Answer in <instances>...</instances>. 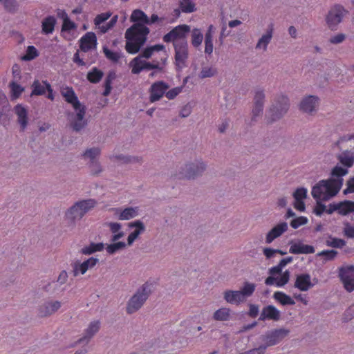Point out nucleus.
<instances>
[{
  "label": "nucleus",
  "mask_w": 354,
  "mask_h": 354,
  "mask_svg": "<svg viewBox=\"0 0 354 354\" xmlns=\"http://www.w3.org/2000/svg\"><path fill=\"white\" fill-rule=\"evenodd\" d=\"M130 20L137 23L125 32V50L128 53L134 55L138 53L146 43L150 30L145 25L148 23V17L142 10L139 9L133 10Z\"/></svg>",
  "instance_id": "1"
},
{
  "label": "nucleus",
  "mask_w": 354,
  "mask_h": 354,
  "mask_svg": "<svg viewBox=\"0 0 354 354\" xmlns=\"http://www.w3.org/2000/svg\"><path fill=\"white\" fill-rule=\"evenodd\" d=\"M348 174V170L347 168L337 165L334 167L330 172L332 176L330 178L321 180L313 187L311 191L312 196L319 198L320 194H323L324 192L326 194L324 199L330 200L339 192L344 182L342 177Z\"/></svg>",
  "instance_id": "2"
},
{
  "label": "nucleus",
  "mask_w": 354,
  "mask_h": 354,
  "mask_svg": "<svg viewBox=\"0 0 354 354\" xmlns=\"http://www.w3.org/2000/svg\"><path fill=\"white\" fill-rule=\"evenodd\" d=\"M154 289L155 285L153 282L147 281L142 284L128 301L127 313L133 314L140 309Z\"/></svg>",
  "instance_id": "3"
},
{
  "label": "nucleus",
  "mask_w": 354,
  "mask_h": 354,
  "mask_svg": "<svg viewBox=\"0 0 354 354\" xmlns=\"http://www.w3.org/2000/svg\"><path fill=\"white\" fill-rule=\"evenodd\" d=\"M289 107L290 102L287 97L279 95L275 97L268 110V123H272L282 118L287 113Z\"/></svg>",
  "instance_id": "4"
},
{
  "label": "nucleus",
  "mask_w": 354,
  "mask_h": 354,
  "mask_svg": "<svg viewBox=\"0 0 354 354\" xmlns=\"http://www.w3.org/2000/svg\"><path fill=\"white\" fill-rule=\"evenodd\" d=\"M290 330L286 328H279L268 331L265 335L261 337L265 344L252 349L254 351H257L256 354H264L268 347L277 344L288 336Z\"/></svg>",
  "instance_id": "5"
},
{
  "label": "nucleus",
  "mask_w": 354,
  "mask_h": 354,
  "mask_svg": "<svg viewBox=\"0 0 354 354\" xmlns=\"http://www.w3.org/2000/svg\"><path fill=\"white\" fill-rule=\"evenodd\" d=\"M96 201L94 199L83 200L75 203L66 212V217L71 220H80L91 208L94 207Z\"/></svg>",
  "instance_id": "6"
},
{
  "label": "nucleus",
  "mask_w": 354,
  "mask_h": 354,
  "mask_svg": "<svg viewBox=\"0 0 354 354\" xmlns=\"http://www.w3.org/2000/svg\"><path fill=\"white\" fill-rule=\"evenodd\" d=\"M348 11L340 4H335L330 8L326 16V22L331 30L337 29Z\"/></svg>",
  "instance_id": "7"
},
{
  "label": "nucleus",
  "mask_w": 354,
  "mask_h": 354,
  "mask_svg": "<svg viewBox=\"0 0 354 354\" xmlns=\"http://www.w3.org/2000/svg\"><path fill=\"white\" fill-rule=\"evenodd\" d=\"M175 64L178 69L185 66L188 58V44L186 39L174 41Z\"/></svg>",
  "instance_id": "8"
},
{
  "label": "nucleus",
  "mask_w": 354,
  "mask_h": 354,
  "mask_svg": "<svg viewBox=\"0 0 354 354\" xmlns=\"http://www.w3.org/2000/svg\"><path fill=\"white\" fill-rule=\"evenodd\" d=\"M205 169L206 165L204 162L196 160L185 165L181 168L180 174L183 178L191 179L201 175Z\"/></svg>",
  "instance_id": "9"
},
{
  "label": "nucleus",
  "mask_w": 354,
  "mask_h": 354,
  "mask_svg": "<svg viewBox=\"0 0 354 354\" xmlns=\"http://www.w3.org/2000/svg\"><path fill=\"white\" fill-rule=\"evenodd\" d=\"M339 277L344 288L349 292L354 290V266L350 265L339 268Z\"/></svg>",
  "instance_id": "10"
},
{
  "label": "nucleus",
  "mask_w": 354,
  "mask_h": 354,
  "mask_svg": "<svg viewBox=\"0 0 354 354\" xmlns=\"http://www.w3.org/2000/svg\"><path fill=\"white\" fill-rule=\"evenodd\" d=\"M98 261L99 259L95 257H91L82 263L77 261L73 264V276L77 277L79 274H85L88 270L94 268Z\"/></svg>",
  "instance_id": "11"
},
{
  "label": "nucleus",
  "mask_w": 354,
  "mask_h": 354,
  "mask_svg": "<svg viewBox=\"0 0 354 354\" xmlns=\"http://www.w3.org/2000/svg\"><path fill=\"white\" fill-rule=\"evenodd\" d=\"M169 88L167 84L162 81H159L153 83L150 87V96L149 100L151 102H155L165 94L167 90Z\"/></svg>",
  "instance_id": "12"
},
{
  "label": "nucleus",
  "mask_w": 354,
  "mask_h": 354,
  "mask_svg": "<svg viewBox=\"0 0 354 354\" xmlns=\"http://www.w3.org/2000/svg\"><path fill=\"white\" fill-rule=\"evenodd\" d=\"M129 227L136 228L134 231L129 234L127 237V245H131L133 242L138 238V236L145 232L146 227L143 222L140 220L129 223Z\"/></svg>",
  "instance_id": "13"
},
{
  "label": "nucleus",
  "mask_w": 354,
  "mask_h": 354,
  "mask_svg": "<svg viewBox=\"0 0 354 354\" xmlns=\"http://www.w3.org/2000/svg\"><path fill=\"white\" fill-rule=\"evenodd\" d=\"M97 46V37L94 32H86L80 40V48L83 52H88Z\"/></svg>",
  "instance_id": "14"
},
{
  "label": "nucleus",
  "mask_w": 354,
  "mask_h": 354,
  "mask_svg": "<svg viewBox=\"0 0 354 354\" xmlns=\"http://www.w3.org/2000/svg\"><path fill=\"white\" fill-rule=\"evenodd\" d=\"M280 311L275 306L268 305L262 309L259 320L265 321L268 319L279 321L280 319Z\"/></svg>",
  "instance_id": "15"
},
{
  "label": "nucleus",
  "mask_w": 354,
  "mask_h": 354,
  "mask_svg": "<svg viewBox=\"0 0 354 354\" xmlns=\"http://www.w3.org/2000/svg\"><path fill=\"white\" fill-rule=\"evenodd\" d=\"M75 111H77L75 119L71 125L73 131L79 132L87 125V121L84 120L86 107L83 106Z\"/></svg>",
  "instance_id": "16"
},
{
  "label": "nucleus",
  "mask_w": 354,
  "mask_h": 354,
  "mask_svg": "<svg viewBox=\"0 0 354 354\" xmlns=\"http://www.w3.org/2000/svg\"><path fill=\"white\" fill-rule=\"evenodd\" d=\"M319 102V97L316 95H308L302 99L300 102V109L307 113H312L315 111Z\"/></svg>",
  "instance_id": "17"
},
{
  "label": "nucleus",
  "mask_w": 354,
  "mask_h": 354,
  "mask_svg": "<svg viewBox=\"0 0 354 354\" xmlns=\"http://www.w3.org/2000/svg\"><path fill=\"white\" fill-rule=\"evenodd\" d=\"M314 286L310 281V275L308 273L301 274L297 276L294 287L301 291H308Z\"/></svg>",
  "instance_id": "18"
},
{
  "label": "nucleus",
  "mask_w": 354,
  "mask_h": 354,
  "mask_svg": "<svg viewBox=\"0 0 354 354\" xmlns=\"http://www.w3.org/2000/svg\"><path fill=\"white\" fill-rule=\"evenodd\" d=\"M61 307V302L59 301H47L39 307V315L40 317H47L57 311Z\"/></svg>",
  "instance_id": "19"
},
{
  "label": "nucleus",
  "mask_w": 354,
  "mask_h": 354,
  "mask_svg": "<svg viewBox=\"0 0 354 354\" xmlns=\"http://www.w3.org/2000/svg\"><path fill=\"white\" fill-rule=\"evenodd\" d=\"M288 230V224L286 222H281L272 227L266 234V243H271L275 239L279 237L283 232Z\"/></svg>",
  "instance_id": "20"
},
{
  "label": "nucleus",
  "mask_w": 354,
  "mask_h": 354,
  "mask_svg": "<svg viewBox=\"0 0 354 354\" xmlns=\"http://www.w3.org/2000/svg\"><path fill=\"white\" fill-rule=\"evenodd\" d=\"M100 329V322L94 321L90 323L86 330L85 335L77 341V344H88L92 337L98 332Z\"/></svg>",
  "instance_id": "21"
},
{
  "label": "nucleus",
  "mask_w": 354,
  "mask_h": 354,
  "mask_svg": "<svg viewBox=\"0 0 354 354\" xmlns=\"http://www.w3.org/2000/svg\"><path fill=\"white\" fill-rule=\"evenodd\" d=\"M289 252L291 254H313L315 252V248L310 245H305L301 243H292L290 248Z\"/></svg>",
  "instance_id": "22"
},
{
  "label": "nucleus",
  "mask_w": 354,
  "mask_h": 354,
  "mask_svg": "<svg viewBox=\"0 0 354 354\" xmlns=\"http://www.w3.org/2000/svg\"><path fill=\"white\" fill-rule=\"evenodd\" d=\"M273 29H274L273 24H269L266 34L263 35L261 36V37L259 39L257 45H256L257 49L263 48V50H267V46L270 44V42L271 41V39L272 38Z\"/></svg>",
  "instance_id": "23"
},
{
  "label": "nucleus",
  "mask_w": 354,
  "mask_h": 354,
  "mask_svg": "<svg viewBox=\"0 0 354 354\" xmlns=\"http://www.w3.org/2000/svg\"><path fill=\"white\" fill-rule=\"evenodd\" d=\"M62 95L65 98V100L72 104L75 110H77L80 107L83 106L80 102L77 96L75 93L72 88H67L65 91L62 92Z\"/></svg>",
  "instance_id": "24"
},
{
  "label": "nucleus",
  "mask_w": 354,
  "mask_h": 354,
  "mask_svg": "<svg viewBox=\"0 0 354 354\" xmlns=\"http://www.w3.org/2000/svg\"><path fill=\"white\" fill-rule=\"evenodd\" d=\"M223 298L231 304H239L244 301L239 290H227L224 292Z\"/></svg>",
  "instance_id": "25"
},
{
  "label": "nucleus",
  "mask_w": 354,
  "mask_h": 354,
  "mask_svg": "<svg viewBox=\"0 0 354 354\" xmlns=\"http://www.w3.org/2000/svg\"><path fill=\"white\" fill-rule=\"evenodd\" d=\"M15 111L18 117L17 121L21 125L22 131H24L28 124V113L26 109L21 104H17L15 107Z\"/></svg>",
  "instance_id": "26"
},
{
  "label": "nucleus",
  "mask_w": 354,
  "mask_h": 354,
  "mask_svg": "<svg viewBox=\"0 0 354 354\" xmlns=\"http://www.w3.org/2000/svg\"><path fill=\"white\" fill-rule=\"evenodd\" d=\"M339 162L346 168L354 165V153L350 151H344L337 156Z\"/></svg>",
  "instance_id": "27"
},
{
  "label": "nucleus",
  "mask_w": 354,
  "mask_h": 354,
  "mask_svg": "<svg viewBox=\"0 0 354 354\" xmlns=\"http://www.w3.org/2000/svg\"><path fill=\"white\" fill-rule=\"evenodd\" d=\"M174 39H186V34L190 31V27L188 25H179L170 30Z\"/></svg>",
  "instance_id": "28"
},
{
  "label": "nucleus",
  "mask_w": 354,
  "mask_h": 354,
  "mask_svg": "<svg viewBox=\"0 0 354 354\" xmlns=\"http://www.w3.org/2000/svg\"><path fill=\"white\" fill-rule=\"evenodd\" d=\"M213 25H210L205 35V53L211 55L213 52Z\"/></svg>",
  "instance_id": "29"
},
{
  "label": "nucleus",
  "mask_w": 354,
  "mask_h": 354,
  "mask_svg": "<svg viewBox=\"0 0 354 354\" xmlns=\"http://www.w3.org/2000/svg\"><path fill=\"white\" fill-rule=\"evenodd\" d=\"M49 84L47 81L35 80L31 85L32 88L30 96L33 95H42L46 92L47 84Z\"/></svg>",
  "instance_id": "30"
},
{
  "label": "nucleus",
  "mask_w": 354,
  "mask_h": 354,
  "mask_svg": "<svg viewBox=\"0 0 354 354\" xmlns=\"http://www.w3.org/2000/svg\"><path fill=\"white\" fill-rule=\"evenodd\" d=\"M339 209L338 214L342 216H346L354 212V201L344 200L339 202Z\"/></svg>",
  "instance_id": "31"
},
{
  "label": "nucleus",
  "mask_w": 354,
  "mask_h": 354,
  "mask_svg": "<svg viewBox=\"0 0 354 354\" xmlns=\"http://www.w3.org/2000/svg\"><path fill=\"white\" fill-rule=\"evenodd\" d=\"M56 24V19L53 16L46 17L41 24L42 32L48 35L52 33L54 30Z\"/></svg>",
  "instance_id": "32"
},
{
  "label": "nucleus",
  "mask_w": 354,
  "mask_h": 354,
  "mask_svg": "<svg viewBox=\"0 0 354 354\" xmlns=\"http://www.w3.org/2000/svg\"><path fill=\"white\" fill-rule=\"evenodd\" d=\"M138 207H129L124 209L118 216V218L122 221L129 220L138 215Z\"/></svg>",
  "instance_id": "33"
},
{
  "label": "nucleus",
  "mask_w": 354,
  "mask_h": 354,
  "mask_svg": "<svg viewBox=\"0 0 354 354\" xmlns=\"http://www.w3.org/2000/svg\"><path fill=\"white\" fill-rule=\"evenodd\" d=\"M273 297L283 306L295 304V301L289 295L283 292H275Z\"/></svg>",
  "instance_id": "34"
},
{
  "label": "nucleus",
  "mask_w": 354,
  "mask_h": 354,
  "mask_svg": "<svg viewBox=\"0 0 354 354\" xmlns=\"http://www.w3.org/2000/svg\"><path fill=\"white\" fill-rule=\"evenodd\" d=\"M326 194H325L324 192L323 194H320L319 198L313 197V198H315L317 201L316 205L313 209V213L317 216H321L324 212H326V206L322 203V201H327L324 199Z\"/></svg>",
  "instance_id": "35"
},
{
  "label": "nucleus",
  "mask_w": 354,
  "mask_h": 354,
  "mask_svg": "<svg viewBox=\"0 0 354 354\" xmlns=\"http://www.w3.org/2000/svg\"><path fill=\"white\" fill-rule=\"evenodd\" d=\"M104 248V244L103 243H91L88 246L83 248L81 250V253L85 255H90L95 252L102 251Z\"/></svg>",
  "instance_id": "36"
},
{
  "label": "nucleus",
  "mask_w": 354,
  "mask_h": 354,
  "mask_svg": "<svg viewBox=\"0 0 354 354\" xmlns=\"http://www.w3.org/2000/svg\"><path fill=\"white\" fill-rule=\"evenodd\" d=\"M103 76L104 73L97 68L94 67L87 73L86 78L90 82L97 84L102 80Z\"/></svg>",
  "instance_id": "37"
},
{
  "label": "nucleus",
  "mask_w": 354,
  "mask_h": 354,
  "mask_svg": "<svg viewBox=\"0 0 354 354\" xmlns=\"http://www.w3.org/2000/svg\"><path fill=\"white\" fill-rule=\"evenodd\" d=\"M178 5L184 13H192L196 10V5L192 0H180Z\"/></svg>",
  "instance_id": "38"
},
{
  "label": "nucleus",
  "mask_w": 354,
  "mask_h": 354,
  "mask_svg": "<svg viewBox=\"0 0 354 354\" xmlns=\"http://www.w3.org/2000/svg\"><path fill=\"white\" fill-rule=\"evenodd\" d=\"M230 316V309L221 308L216 310L213 315V319L216 321H227Z\"/></svg>",
  "instance_id": "39"
},
{
  "label": "nucleus",
  "mask_w": 354,
  "mask_h": 354,
  "mask_svg": "<svg viewBox=\"0 0 354 354\" xmlns=\"http://www.w3.org/2000/svg\"><path fill=\"white\" fill-rule=\"evenodd\" d=\"M127 245V244L123 241L113 242L111 244H107L106 250L109 254L113 255L117 252L124 249Z\"/></svg>",
  "instance_id": "40"
},
{
  "label": "nucleus",
  "mask_w": 354,
  "mask_h": 354,
  "mask_svg": "<svg viewBox=\"0 0 354 354\" xmlns=\"http://www.w3.org/2000/svg\"><path fill=\"white\" fill-rule=\"evenodd\" d=\"M144 60L140 59V57H134L129 63V66L131 68V73L133 74H139L143 71Z\"/></svg>",
  "instance_id": "41"
},
{
  "label": "nucleus",
  "mask_w": 354,
  "mask_h": 354,
  "mask_svg": "<svg viewBox=\"0 0 354 354\" xmlns=\"http://www.w3.org/2000/svg\"><path fill=\"white\" fill-rule=\"evenodd\" d=\"M346 243L344 239L333 237L332 236H329L328 239L325 242L326 246L333 248H342L346 245Z\"/></svg>",
  "instance_id": "42"
},
{
  "label": "nucleus",
  "mask_w": 354,
  "mask_h": 354,
  "mask_svg": "<svg viewBox=\"0 0 354 354\" xmlns=\"http://www.w3.org/2000/svg\"><path fill=\"white\" fill-rule=\"evenodd\" d=\"M255 288L256 285L254 283L248 281L244 282L243 288L239 290L243 299L245 300V297H250L254 293Z\"/></svg>",
  "instance_id": "43"
},
{
  "label": "nucleus",
  "mask_w": 354,
  "mask_h": 354,
  "mask_svg": "<svg viewBox=\"0 0 354 354\" xmlns=\"http://www.w3.org/2000/svg\"><path fill=\"white\" fill-rule=\"evenodd\" d=\"M100 154V149L97 147H93L88 149L85 151V152L83 153L82 156L84 158H89L90 162H93V161H96L97 157L99 156Z\"/></svg>",
  "instance_id": "44"
},
{
  "label": "nucleus",
  "mask_w": 354,
  "mask_h": 354,
  "mask_svg": "<svg viewBox=\"0 0 354 354\" xmlns=\"http://www.w3.org/2000/svg\"><path fill=\"white\" fill-rule=\"evenodd\" d=\"M39 53L36 48L33 46H28L26 53L21 57L24 61H30L38 57Z\"/></svg>",
  "instance_id": "45"
},
{
  "label": "nucleus",
  "mask_w": 354,
  "mask_h": 354,
  "mask_svg": "<svg viewBox=\"0 0 354 354\" xmlns=\"http://www.w3.org/2000/svg\"><path fill=\"white\" fill-rule=\"evenodd\" d=\"M103 52L105 57L114 63H117L119 59L122 57L121 53L117 52H113L109 50L106 46L103 47Z\"/></svg>",
  "instance_id": "46"
},
{
  "label": "nucleus",
  "mask_w": 354,
  "mask_h": 354,
  "mask_svg": "<svg viewBox=\"0 0 354 354\" xmlns=\"http://www.w3.org/2000/svg\"><path fill=\"white\" fill-rule=\"evenodd\" d=\"M265 97L264 91L261 88L257 89L254 97V105L264 106Z\"/></svg>",
  "instance_id": "47"
},
{
  "label": "nucleus",
  "mask_w": 354,
  "mask_h": 354,
  "mask_svg": "<svg viewBox=\"0 0 354 354\" xmlns=\"http://www.w3.org/2000/svg\"><path fill=\"white\" fill-rule=\"evenodd\" d=\"M10 87L14 99L18 98L24 91V88L18 84L15 80L10 82Z\"/></svg>",
  "instance_id": "48"
},
{
  "label": "nucleus",
  "mask_w": 354,
  "mask_h": 354,
  "mask_svg": "<svg viewBox=\"0 0 354 354\" xmlns=\"http://www.w3.org/2000/svg\"><path fill=\"white\" fill-rule=\"evenodd\" d=\"M4 8L9 12H15L18 8V3L16 0H0Z\"/></svg>",
  "instance_id": "49"
},
{
  "label": "nucleus",
  "mask_w": 354,
  "mask_h": 354,
  "mask_svg": "<svg viewBox=\"0 0 354 354\" xmlns=\"http://www.w3.org/2000/svg\"><path fill=\"white\" fill-rule=\"evenodd\" d=\"M338 252L335 250H322L317 254L318 257H323L325 261H332L335 259Z\"/></svg>",
  "instance_id": "50"
},
{
  "label": "nucleus",
  "mask_w": 354,
  "mask_h": 354,
  "mask_svg": "<svg viewBox=\"0 0 354 354\" xmlns=\"http://www.w3.org/2000/svg\"><path fill=\"white\" fill-rule=\"evenodd\" d=\"M192 37V44L194 47H198L203 39V34L201 32L200 30L197 28L193 30Z\"/></svg>",
  "instance_id": "51"
},
{
  "label": "nucleus",
  "mask_w": 354,
  "mask_h": 354,
  "mask_svg": "<svg viewBox=\"0 0 354 354\" xmlns=\"http://www.w3.org/2000/svg\"><path fill=\"white\" fill-rule=\"evenodd\" d=\"M263 111V106L253 105L252 110V118L250 125H253L257 120V117L262 115Z\"/></svg>",
  "instance_id": "52"
},
{
  "label": "nucleus",
  "mask_w": 354,
  "mask_h": 354,
  "mask_svg": "<svg viewBox=\"0 0 354 354\" xmlns=\"http://www.w3.org/2000/svg\"><path fill=\"white\" fill-rule=\"evenodd\" d=\"M308 218L305 216L295 217L290 221V226L293 229H297L301 225H306L308 223Z\"/></svg>",
  "instance_id": "53"
},
{
  "label": "nucleus",
  "mask_w": 354,
  "mask_h": 354,
  "mask_svg": "<svg viewBox=\"0 0 354 354\" xmlns=\"http://www.w3.org/2000/svg\"><path fill=\"white\" fill-rule=\"evenodd\" d=\"M295 201H303L307 197V189L304 187L297 188L292 194Z\"/></svg>",
  "instance_id": "54"
},
{
  "label": "nucleus",
  "mask_w": 354,
  "mask_h": 354,
  "mask_svg": "<svg viewBox=\"0 0 354 354\" xmlns=\"http://www.w3.org/2000/svg\"><path fill=\"white\" fill-rule=\"evenodd\" d=\"M117 21H118V16L115 15L111 19V20L106 25H102L101 26H99V29L100 30L101 32L105 33L115 25Z\"/></svg>",
  "instance_id": "55"
},
{
  "label": "nucleus",
  "mask_w": 354,
  "mask_h": 354,
  "mask_svg": "<svg viewBox=\"0 0 354 354\" xmlns=\"http://www.w3.org/2000/svg\"><path fill=\"white\" fill-rule=\"evenodd\" d=\"M289 279L290 272L288 270H286L279 278H277V286L281 287L285 286L288 282Z\"/></svg>",
  "instance_id": "56"
},
{
  "label": "nucleus",
  "mask_w": 354,
  "mask_h": 354,
  "mask_svg": "<svg viewBox=\"0 0 354 354\" xmlns=\"http://www.w3.org/2000/svg\"><path fill=\"white\" fill-rule=\"evenodd\" d=\"M89 167L91 168V174L94 176H97L102 171V167L98 160L89 162Z\"/></svg>",
  "instance_id": "57"
},
{
  "label": "nucleus",
  "mask_w": 354,
  "mask_h": 354,
  "mask_svg": "<svg viewBox=\"0 0 354 354\" xmlns=\"http://www.w3.org/2000/svg\"><path fill=\"white\" fill-rule=\"evenodd\" d=\"M143 64V70H152L156 69L158 71H162L163 70V67L160 66V64L158 62H153V63L148 62L144 60Z\"/></svg>",
  "instance_id": "58"
},
{
  "label": "nucleus",
  "mask_w": 354,
  "mask_h": 354,
  "mask_svg": "<svg viewBox=\"0 0 354 354\" xmlns=\"http://www.w3.org/2000/svg\"><path fill=\"white\" fill-rule=\"evenodd\" d=\"M111 16V13L109 12L97 15L94 19V23L96 26H100V25L106 21Z\"/></svg>",
  "instance_id": "59"
},
{
  "label": "nucleus",
  "mask_w": 354,
  "mask_h": 354,
  "mask_svg": "<svg viewBox=\"0 0 354 354\" xmlns=\"http://www.w3.org/2000/svg\"><path fill=\"white\" fill-rule=\"evenodd\" d=\"M354 318V304L350 306L344 312L342 320L344 322L351 321Z\"/></svg>",
  "instance_id": "60"
},
{
  "label": "nucleus",
  "mask_w": 354,
  "mask_h": 354,
  "mask_svg": "<svg viewBox=\"0 0 354 354\" xmlns=\"http://www.w3.org/2000/svg\"><path fill=\"white\" fill-rule=\"evenodd\" d=\"M346 39V35L344 33H339L334 36L330 37L329 41L333 44H339L342 43Z\"/></svg>",
  "instance_id": "61"
},
{
  "label": "nucleus",
  "mask_w": 354,
  "mask_h": 354,
  "mask_svg": "<svg viewBox=\"0 0 354 354\" xmlns=\"http://www.w3.org/2000/svg\"><path fill=\"white\" fill-rule=\"evenodd\" d=\"M346 188L343 191L344 195L354 192V176L346 181Z\"/></svg>",
  "instance_id": "62"
},
{
  "label": "nucleus",
  "mask_w": 354,
  "mask_h": 354,
  "mask_svg": "<svg viewBox=\"0 0 354 354\" xmlns=\"http://www.w3.org/2000/svg\"><path fill=\"white\" fill-rule=\"evenodd\" d=\"M344 234L350 239H354V227L351 225L349 223H344Z\"/></svg>",
  "instance_id": "63"
},
{
  "label": "nucleus",
  "mask_w": 354,
  "mask_h": 354,
  "mask_svg": "<svg viewBox=\"0 0 354 354\" xmlns=\"http://www.w3.org/2000/svg\"><path fill=\"white\" fill-rule=\"evenodd\" d=\"M106 225L109 227L111 232L113 234L118 232L122 228V225L117 222H108Z\"/></svg>",
  "instance_id": "64"
}]
</instances>
